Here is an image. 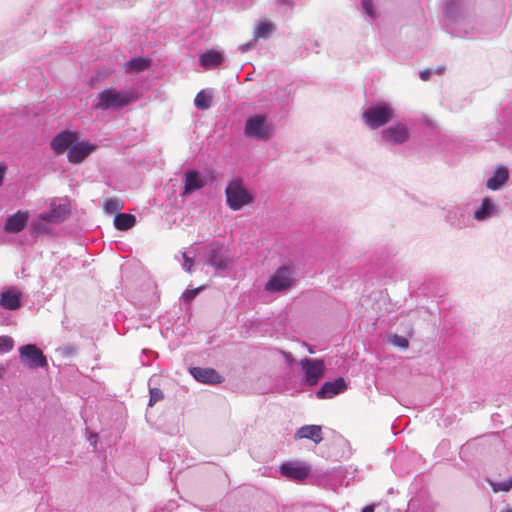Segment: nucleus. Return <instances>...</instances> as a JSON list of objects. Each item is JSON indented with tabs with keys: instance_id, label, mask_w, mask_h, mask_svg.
I'll return each mask as SVG.
<instances>
[{
	"instance_id": "nucleus-39",
	"label": "nucleus",
	"mask_w": 512,
	"mask_h": 512,
	"mask_svg": "<svg viewBox=\"0 0 512 512\" xmlns=\"http://www.w3.org/2000/svg\"><path fill=\"white\" fill-rule=\"evenodd\" d=\"M253 46H254V43H253V42H249V43H247V44H245V45H242V46L240 47V49H241L243 52H246V51L250 50Z\"/></svg>"
},
{
	"instance_id": "nucleus-15",
	"label": "nucleus",
	"mask_w": 512,
	"mask_h": 512,
	"mask_svg": "<svg viewBox=\"0 0 512 512\" xmlns=\"http://www.w3.org/2000/svg\"><path fill=\"white\" fill-rule=\"evenodd\" d=\"M461 0H449L445 4V16L452 22L456 24L454 29V33L459 37H470L472 33H469L467 30L462 29V23H460L457 12L460 7Z\"/></svg>"
},
{
	"instance_id": "nucleus-14",
	"label": "nucleus",
	"mask_w": 512,
	"mask_h": 512,
	"mask_svg": "<svg viewBox=\"0 0 512 512\" xmlns=\"http://www.w3.org/2000/svg\"><path fill=\"white\" fill-rule=\"evenodd\" d=\"M189 372L200 383L214 385L223 382V377L213 368L191 367Z\"/></svg>"
},
{
	"instance_id": "nucleus-13",
	"label": "nucleus",
	"mask_w": 512,
	"mask_h": 512,
	"mask_svg": "<svg viewBox=\"0 0 512 512\" xmlns=\"http://www.w3.org/2000/svg\"><path fill=\"white\" fill-rule=\"evenodd\" d=\"M78 139V134L72 131H61L51 141V149L58 155L65 153Z\"/></svg>"
},
{
	"instance_id": "nucleus-45",
	"label": "nucleus",
	"mask_w": 512,
	"mask_h": 512,
	"mask_svg": "<svg viewBox=\"0 0 512 512\" xmlns=\"http://www.w3.org/2000/svg\"><path fill=\"white\" fill-rule=\"evenodd\" d=\"M443 71H444V68H442V67H439V68L436 70V72H437L438 74H442V73H443Z\"/></svg>"
},
{
	"instance_id": "nucleus-17",
	"label": "nucleus",
	"mask_w": 512,
	"mask_h": 512,
	"mask_svg": "<svg viewBox=\"0 0 512 512\" xmlns=\"http://www.w3.org/2000/svg\"><path fill=\"white\" fill-rule=\"evenodd\" d=\"M346 389L347 384L345 380L342 377H339L333 381L325 382L316 392V396L319 399H330L344 392Z\"/></svg>"
},
{
	"instance_id": "nucleus-20",
	"label": "nucleus",
	"mask_w": 512,
	"mask_h": 512,
	"mask_svg": "<svg viewBox=\"0 0 512 512\" xmlns=\"http://www.w3.org/2000/svg\"><path fill=\"white\" fill-rule=\"evenodd\" d=\"M498 213V206L489 197L482 200V203L478 209L474 211L473 217L477 221H486Z\"/></svg>"
},
{
	"instance_id": "nucleus-9",
	"label": "nucleus",
	"mask_w": 512,
	"mask_h": 512,
	"mask_svg": "<svg viewBox=\"0 0 512 512\" xmlns=\"http://www.w3.org/2000/svg\"><path fill=\"white\" fill-rule=\"evenodd\" d=\"M21 362L30 369L45 368L48 365L46 356L35 344H26L19 348Z\"/></svg>"
},
{
	"instance_id": "nucleus-5",
	"label": "nucleus",
	"mask_w": 512,
	"mask_h": 512,
	"mask_svg": "<svg viewBox=\"0 0 512 512\" xmlns=\"http://www.w3.org/2000/svg\"><path fill=\"white\" fill-rule=\"evenodd\" d=\"M207 263L217 271H225L232 264L230 249L219 242H212L207 250Z\"/></svg>"
},
{
	"instance_id": "nucleus-37",
	"label": "nucleus",
	"mask_w": 512,
	"mask_h": 512,
	"mask_svg": "<svg viewBox=\"0 0 512 512\" xmlns=\"http://www.w3.org/2000/svg\"><path fill=\"white\" fill-rule=\"evenodd\" d=\"M493 486V490L495 492H498V491H509L511 489V484H507L506 482H500V483H495V484H492Z\"/></svg>"
},
{
	"instance_id": "nucleus-12",
	"label": "nucleus",
	"mask_w": 512,
	"mask_h": 512,
	"mask_svg": "<svg viewBox=\"0 0 512 512\" xmlns=\"http://www.w3.org/2000/svg\"><path fill=\"white\" fill-rule=\"evenodd\" d=\"M280 473L291 480H304L310 474V468L299 461L284 462L280 466Z\"/></svg>"
},
{
	"instance_id": "nucleus-47",
	"label": "nucleus",
	"mask_w": 512,
	"mask_h": 512,
	"mask_svg": "<svg viewBox=\"0 0 512 512\" xmlns=\"http://www.w3.org/2000/svg\"><path fill=\"white\" fill-rule=\"evenodd\" d=\"M506 483L511 484V488H512V478L509 481H506Z\"/></svg>"
},
{
	"instance_id": "nucleus-27",
	"label": "nucleus",
	"mask_w": 512,
	"mask_h": 512,
	"mask_svg": "<svg viewBox=\"0 0 512 512\" xmlns=\"http://www.w3.org/2000/svg\"><path fill=\"white\" fill-rule=\"evenodd\" d=\"M275 30V25L272 22H261L254 32L255 39H267Z\"/></svg>"
},
{
	"instance_id": "nucleus-21",
	"label": "nucleus",
	"mask_w": 512,
	"mask_h": 512,
	"mask_svg": "<svg viewBox=\"0 0 512 512\" xmlns=\"http://www.w3.org/2000/svg\"><path fill=\"white\" fill-rule=\"evenodd\" d=\"M205 185L201 174L198 171L189 170L185 173V184L182 196L192 194L193 192L200 190Z\"/></svg>"
},
{
	"instance_id": "nucleus-36",
	"label": "nucleus",
	"mask_w": 512,
	"mask_h": 512,
	"mask_svg": "<svg viewBox=\"0 0 512 512\" xmlns=\"http://www.w3.org/2000/svg\"><path fill=\"white\" fill-rule=\"evenodd\" d=\"M184 263H183V269L189 273L192 272V266L194 264L193 258L189 257L185 252L182 253Z\"/></svg>"
},
{
	"instance_id": "nucleus-2",
	"label": "nucleus",
	"mask_w": 512,
	"mask_h": 512,
	"mask_svg": "<svg viewBox=\"0 0 512 512\" xmlns=\"http://www.w3.org/2000/svg\"><path fill=\"white\" fill-rule=\"evenodd\" d=\"M133 95L128 91L107 88L99 92L94 108L97 110L121 109L133 101Z\"/></svg>"
},
{
	"instance_id": "nucleus-16",
	"label": "nucleus",
	"mask_w": 512,
	"mask_h": 512,
	"mask_svg": "<svg viewBox=\"0 0 512 512\" xmlns=\"http://www.w3.org/2000/svg\"><path fill=\"white\" fill-rule=\"evenodd\" d=\"M22 292L15 286H11L1 292L0 305L7 310H17L22 306Z\"/></svg>"
},
{
	"instance_id": "nucleus-42",
	"label": "nucleus",
	"mask_w": 512,
	"mask_h": 512,
	"mask_svg": "<svg viewBox=\"0 0 512 512\" xmlns=\"http://www.w3.org/2000/svg\"><path fill=\"white\" fill-rule=\"evenodd\" d=\"M362 512H374V505H368L362 509Z\"/></svg>"
},
{
	"instance_id": "nucleus-43",
	"label": "nucleus",
	"mask_w": 512,
	"mask_h": 512,
	"mask_svg": "<svg viewBox=\"0 0 512 512\" xmlns=\"http://www.w3.org/2000/svg\"><path fill=\"white\" fill-rule=\"evenodd\" d=\"M4 174H5V168L0 166V185L2 184Z\"/></svg>"
},
{
	"instance_id": "nucleus-6",
	"label": "nucleus",
	"mask_w": 512,
	"mask_h": 512,
	"mask_svg": "<svg viewBox=\"0 0 512 512\" xmlns=\"http://www.w3.org/2000/svg\"><path fill=\"white\" fill-rule=\"evenodd\" d=\"M294 283V272L287 266L278 268L265 284V291L269 293L284 292Z\"/></svg>"
},
{
	"instance_id": "nucleus-19",
	"label": "nucleus",
	"mask_w": 512,
	"mask_h": 512,
	"mask_svg": "<svg viewBox=\"0 0 512 512\" xmlns=\"http://www.w3.org/2000/svg\"><path fill=\"white\" fill-rule=\"evenodd\" d=\"M28 222V213L18 211L13 215H9L5 221L4 229L8 233H18L22 231Z\"/></svg>"
},
{
	"instance_id": "nucleus-24",
	"label": "nucleus",
	"mask_w": 512,
	"mask_h": 512,
	"mask_svg": "<svg viewBox=\"0 0 512 512\" xmlns=\"http://www.w3.org/2000/svg\"><path fill=\"white\" fill-rule=\"evenodd\" d=\"M224 57L215 50H208L199 56V63L205 69H214L222 64Z\"/></svg>"
},
{
	"instance_id": "nucleus-31",
	"label": "nucleus",
	"mask_w": 512,
	"mask_h": 512,
	"mask_svg": "<svg viewBox=\"0 0 512 512\" xmlns=\"http://www.w3.org/2000/svg\"><path fill=\"white\" fill-rule=\"evenodd\" d=\"M14 341L9 336H0V352H9L13 349Z\"/></svg>"
},
{
	"instance_id": "nucleus-7",
	"label": "nucleus",
	"mask_w": 512,
	"mask_h": 512,
	"mask_svg": "<svg viewBox=\"0 0 512 512\" xmlns=\"http://www.w3.org/2000/svg\"><path fill=\"white\" fill-rule=\"evenodd\" d=\"M303 372V384L315 386L324 376L325 365L321 359L304 358L299 362Z\"/></svg>"
},
{
	"instance_id": "nucleus-22",
	"label": "nucleus",
	"mask_w": 512,
	"mask_h": 512,
	"mask_svg": "<svg viewBox=\"0 0 512 512\" xmlns=\"http://www.w3.org/2000/svg\"><path fill=\"white\" fill-rule=\"evenodd\" d=\"M509 180V170L505 166H498L493 175L487 180L486 187L492 191L501 189Z\"/></svg>"
},
{
	"instance_id": "nucleus-44",
	"label": "nucleus",
	"mask_w": 512,
	"mask_h": 512,
	"mask_svg": "<svg viewBox=\"0 0 512 512\" xmlns=\"http://www.w3.org/2000/svg\"><path fill=\"white\" fill-rule=\"evenodd\" d=\"M34 229L37 230V231H40V230H43L44 227L42 226L41 223H37L34 225Z\"/></svg>"
},
{
	"instance_id": "nucleus-30",
	"label": "nucleus",
	"mask_w": 512,
	"mask_h": 512,
	"mask_svg": "<svg viewBox=\"0 0 512 512\" xmlns=\"http://www.w3.org/2000/svg\"><path fill=\"white\" fill-rule=\"evenodd\" d=\"M361 8L362 13L366 14L370 20H375L378 17L372 0H362Z\"/></svg>"
},
{
	"instance_id": "nucleus-35",
	"label": "nucleus",
	"mask_w": 512,
	"mask_h": 512,
	"mask_svg": "<svg viewBox=\"0 0 512 512\" xmlns=\"http://www.w3.org/2000/svg\"><path fill=\"white\" fill-rule=\"evenodd\" d=\"M203 289V287H199V288H195V289H191V290H187L186 292H184L183 294V298L185 301H191L193 300L198 294L199 292Z\"/></svg>"
},
{
	"instance_id": "nucleus-40",
	"label": "nucleus",
	"mask_w": 512,
	"mask_h": 512,
	"mask_svg": "<svg viewBox=\"0 0 512 512\" xmlns=\"http://www.w3.org/2000/svg\"><path fill=\"white\" fill-rule=\"evenodd\" d=\"M284 356H285V359L287 361L288 364H292L294 362V358L293 356L291 355V353H287L285 352L284 353Z\"/></svg>"
},
{
	"instance_id": "nucleus-46",
	"label": "nucleus",
	"mask_w": 512,
	"mask_h": 512,
	"mask_svg": "<svg viewBox=\"0 0 512 512\" xmlns=\"http://www.w3.org/2000/svg\"><path fill=\"white\" fill-rule=\"evenodd\" d=\"M501 512H512V508H506V509L502 510Z\"/></svg>"
},
{
	"instance_id": "nucleus-1",
	"label": "nucleus",
	"mask_w": 512,
	"mask_h": 512,
	"mask_svg": "<svg viewBox=\"0 0 512 512\" xmlns=\"http://www.w3.org/2000/svg\"><path fill=\"white\" fill-rule=\"evenodd\" d=\"M394 117V109L392 105L387 102L372 104L365 109L362 114L364 123L373 130L386 125L394 119Z\"/></svg>"
},
{
	"instance_id": "nucleus-28",
	"label": "nucleus",
	"mask_w": 512,
	"mask_h": 512,
	"mask_svg": "<svg viewBox=\"0 0 512 512\" xmlns=\"http://www.w3.org/2000/svg\"><path fill=\"white\" fill-rule=\"evenodd\" d=\"M211 102L212 95L204 90L200 91L194 99V105L200 110L208 109L211 106Z\"/></svg>"
},
{
	"instance_id": "nucleus-41",
	"label": "nucleus",
	"mask_w": 512,
	"mask_h": 512,
	"mask_svg": "<svg viewBox=\"0 0 512 512\" xmlns=\"http://www.w3.org/2000/svg\"><path fill=\"white\" fill-rule=\"evenodd\" d=\"M278 2H279L280 4L287 5V6H290V7H292V6H293V3H294V1H293V0H278Z\"/></svg>"
},
{
	"instance_id": "nucleus-25",
	"label": "nucleus",
	"mask_w": 512,
	"mask_h": 512,
	"mask_svg": "<svg viewBox=\"0 0 512 512\" xmlns=\"http://www.w3.org/2000/svg\"><path fill=\"white\" fill-rule=\"evenodd\" d=\"M136 224V218L128 213H116L114 217V226L120 231H126Z\"/></svg>"
},
{
	"instance_id": "nucleus-32",
	"label": "nucleus",
	"mask_w": 512,
	"mask_h": 512,
	"mask_svg": "<svg viewBox=\"0 0 512 512\" xmlns=\"http://www.w3.org/2000/svg\"><path fill=\"white\" fill-rule=\"evenodd\" d=\"M164 398V394L159 388H151L150 389V399L149 406H153L157 402L161 401Z\"/></svg>"
},
{
	"instance_id": "nucleus-23",
	"label": "nucleus",
	"mask_w": 512,
	"mask_h": 512,
	"mask_svg": "<svg viewBox=\"0 0 512 512\" xmlns=\"http://www.w3.org/2000/svg\"><path fill=\"white\" fill-rule=\"evenodd\" d=\"M295 437L299 439H310L318 444L323 440L322 428L319 425H304L297 430Z\"/></svg>"
},
{
	"instance_id": "nucleus-18",
	"label": "nucleus",
	"mask_w": 512,
	"mask_h": 512,
	"mask_svg": "<svg viewBox=\"0 0 512 512\" xmlns=\"http://www.w3.org/2000/svg\"><path fill=\"white\" fill-rule=\"evenodd\" d=\"M445 220L452 226L458 229L468 226L469 218L466 211L461 206H453L447 210Z\"/></svg>"
},
{
	"instance_id": "nucleus-11",
	"label": "nucleus",
	"mask_w": 512,
	"mask_h": 512,
	"mask_svg": "<svg viewBox=\"0 0 512 512\" xmlns=\"http://www.w3.org/2000/svg\"><path fill=\"white\" fill-rule=\"evenodd\" d=\"M69 213V205L65 201H53L50 210L39 215V220L49 223H60L66 219Z\"/></svg>"
},
{
	"instance_id": "nucleus-38",
	"label": "nucleus",
	"mask_w": 512,
	"mask_h": 512,
	"mask_svg": "<svg viewBox=\"0 0 512 512\" xmlns=\"http://www.w3.org/2000/svg\"><path fill=\"white\" fill-rule=\"evenodd\" d=\"M431 75H432L431 69H424V70L420 71V74H419L421 80H423V81L429 80Z\"/></svg>"
},
{
	"instance_id": "nucleus-10",
	"label": "nucleus",
	"mask_w": 512,
	"mask_h": 512,
	"mask_svg": "<svg viewBox=\"0 0 512 512\" xmlns=\"http://www.w3.org/2000/svg\"><path fill=\"white\" fill-rule=\"evenodd\" d=\"M95 150V144H92L87 141H78L77 139L68 150V161L72 164H80Z\"/></svg>"
},
{
	"instance_id": "nucleus-26",
	"label": "nucleus",
	"mask_w": 512,
	"mask_h": 512,
	"mask_svg": "<svg viewBox=\"0 0 512 512\" xmlns=\"http://www.w3.org/2000/svg\"><path fill=\"white\" fill-rule=\"evenodd\" d=\"M127 72H141L149 67V61L143 58H132L126 64Z\"/></svg>"
},
{
	"instance_id": "nucleus-34",
	"label": "nucleus",
	"mask_w": 512,
	"mask_h": 512,
	"mask_svg": "<svg viewBox=\"0 0 512 512\" xmlns=\"http://www.w3.org/2000/svg\"><path fill=\"white\" fill-rule=\"evenodd\" d=\"M58 351L64 357H72L76 354V348L72 345H66L64 347H61L58 349Z\"/></svg>"
},
{
	"instance_id": "nucleus-8",
	"label": "nucleus",
	"mask_w": 512,
	"mask_h": 512,
	"mask_svg": "<svg viewBox=\"0 0 512 512\" xmlns=\"http://www.w3.org/2000/svg\"><path fill=\"white\" fill-rule=\"evenodd\" d=\"M381 141L387 145L400 146L410 138V131L403 122H397L381 131Z\"/></svg>"
},
{
	"instance_id": "nucleus-3",
	"label": "nucleus",
	"mask_w": 512,
	"mask_h": 512,
	"mask_svg": "<svg viewBox=\"0 0 512 512\" xmlns=\"http://www.w3.org/2000/svg\"><path fill=\"white\" fill-rule=\"evenodd\" d=\"M225 194L228 207L234 211L242 209L254 200L253 196L243 186V181L240 178L233 179L228 183Z\"/></svg>"
},
{
	"instance_id": "nucleus-33",
	"label": "nucleus",
	"mask_w": 512,
	"mask_h": 512,
	"mask_svg": "<svg viewBox=\"0 0 512 512\" xmlns=\"http://www.w3.org/2000/svg\"><path fill=\"white\" fill-rule=\"evenodd\" d=\"M391 343L394 345V346H397V347H400L402 349H407L408 346H409V341L407 338L403 337V336H400L398 334H394L392 337H391Z\"/></svg>"
},
{
	"instance_id": "nucleus-4",
	"label": "nucleus",
	"mask_w": 512,
	"mask_h": 512,
	"mask_svg": "<svg viewBox=\"0 0 512 512\" xmlns=\"http://www.w3.org/2000/svg\"><path fill=\"white\" fill-rule=\"evenodd\" d=\"M274 126L264 114H255L246 119L244 134L247 137L266 141L273 136Z\"/></svg>"
},
{
	"instance_id": "nucleus-29",
	"label": "nucleus",
	"mask_w": 512,
	"mask_h": 512,
	"mask_svg": "<svg viewBox=\"0 0 512 512\" xmlns=\"http://www.w3.org/2000/svg\"><path fill=\"white\" fill-rule=\"evenodd\" d=\"M123 202L117 198L108 199L104 204V211L107 214L119 213L121 209H123Z\"/></svg>"
},
{
	"instance_id": "nucleus-48",
	"label": "nucleus",
	"mask_w": 512,
	"mask_h": 512,
	"mask_svg": "<svg viewBox=\"0 0 512 512\" xmlns=\"http://www.w3.org/2000/svg\"><path fill=\"white\" fill-rule=\"evenodd\" d=\"M308 351H309L310 353H314V350H313L311 347H309V348H308Z\"/></svg>"
}]
</instances>
